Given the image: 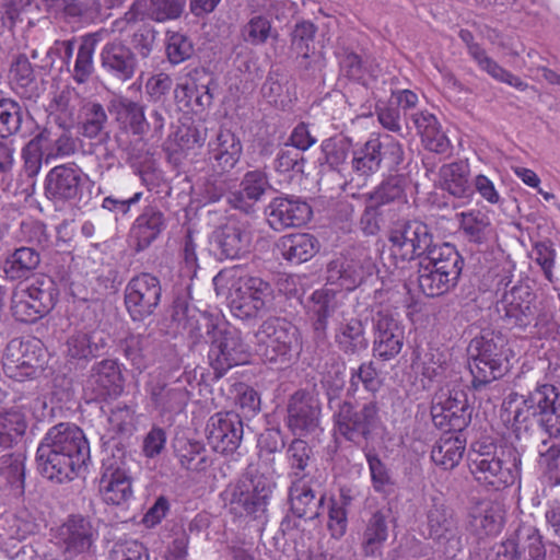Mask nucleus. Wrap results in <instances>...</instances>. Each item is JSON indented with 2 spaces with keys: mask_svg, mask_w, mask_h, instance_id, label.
Masks as SVG:
<instances>
[{
  "mask_svg": "<svg viewBox=\"0 0 560 560\" xmlns=\"http://www.w3.org/2000/svg\"><path fill=\"white\" fill-rule=\"evenodd\" d=\"M244 428L240 413L217 412L207 423V440L212 450L220 454L235 452L241 445Z\"/></svg>",
  "mask_w": 560,
  "mask_h": 560,
  "instance_id": "nucleus-23",
  "label": "nucleus"
},
{
  "mask_svg": "<svg viewBox=\"0 0 560 560\" xmlns=\"http://www.w3.org/2000/svg\"><path fill=\"white\" fill-rule=\"evenodd\" d=\"M476 456L475 463L469 464L474 479L482 487L502 490L515 483L521 477V454L515 448L501 451L500 456L490 459Z\"/></svg>",
  "mask_w": 560,
  "mask_h": 560,
  "instance_id": "nucleus-15",
  "label": "nucleus"
},
{
  "mask_svg": "<svg viewBox=\"0 0 560 560\" xmlns=\"http://www.w3.org/2000/svg\"><path fill=\"white\" fill-rule=\"evenodd\" d=\"M375 271L373 259L364 252L354 258H337L327 266V281L351 291Z\"/></svg>",
  "mask_w": 560,
  "mask_h": 560,
  "instance_id": "nucleus-28",
  "label": "nucleus"
},
{
  "mask_svg": "<svg viewBox=\"0 0 560 560\" xmlns=\"http://www.w3.org/2000/svg\"><path fill=\"white\" fill-rule=\"evenodd\" d=\"M425 264L432 268H439L443 272L445 280H451L457 284L464 267V258L450 243L434 244L430 250L422 257Z\"/></svg>",
  "mask_w": 560,
  "mask_h": 560,
  "instance_id": "nucleus-39",
  "label": "nucleus"
},
{
  "mask_svg": "<svg viewBox=\"0 0 560 560\" xmlns=\"http://www.w3.org/2000/svg\"><path fill=\"white\" fill-rule=\"evenodd\" d=\"M459 218V228L465 237L475 244H481L486 241V231L490 225L487 214L480 210H469L457 214Z\"/></svg>",
  "mask_w": 560,
  "mask_h": 560,
  "instance_id": "nucleus-60",
  "label": "nucleus"
},
{
  "mask_svg": "<svg viewBox=\"0 0 560 560\" xmlns=\"http://www.w3.org/2000/svg\"><path fill=\"white\" fill-rule=\"evenodd\" d=\"M360 383L365 390L373 394L381 388L382 382L372 361L363 362L357 370H352L347 390L348 395L354 396Z\"/></svg>",
  "mask_w": 560,
  "mask_h": 560,
  "instance_id": "nucleus-64",
  "label": "nucleus"
},
{
  "mask_svg": "<svg viewBox=\"0 0 560 560\" xmlns=\"http://www.w3.org/2000/svg\"><path fill=\"white\" fill-rule=\"evenodd\" d=\"M289 480L316 478L310 471L315 462L313 448L307 442L294 439L285 450Z\"/></svg>",
  "mask_w": 560,
  "mask_h": 560,
  "instance_id": "nucleus-47",
  "label": "nucleus"
},
{
  "mask_svg": "<svg viewBox=\"0 0 560 560\" xmlns=\"http://www.w3.org/2000/svg\"><path fill=\"white\" fill-rule=\"evenodd\" d=\"M191 86L187 90L195 96L196 104L201 108H208L213 103V92L218 88L213 73L205 68L195 69L190 72Z\"/></svg>",
  "mask_w": 560,
  "mask_h": 560,
  "instance_id": "nucleus-54",
  "label": "nucleus"
},
{
  "mask_svg": "<svg viewBox=\"0 0 560 560\" xmlns=\"http://www.w3.org/2000/svg\"><path fill=\"white\" fill-rule=\"evenodd\" d=\"M145 106L127 96H118L110 102L109 112L114 115L120 129L133 136L142 138L151 133V137L160 138L166 121L167 110L154 107L149 118L145 117Z\"/></svg>",
  "mask_w": 560,
  "mask_h": 560,
  "instance_id": "nucleus-12",
  "label": "nucleus"
},
{
  "mask_svg": "<svg viewBox=\"0 0 560 560\" xmlns=\"http://www.w3.org/2000/svg\"><path fill=\"white\" fill-rule=\"evenodd\" d=\"M40 253L34 246H21L10 252L3 260L2 272L8 281L25 282L40 264Z\"/></svg>",
  "mask_w": 560,
  "mask_h": 560,
  "instance_id": "nucleus-38",
  "label": "nucleus"
},
{
  "mask_svg": "<svg viewBox=\"0 0 560 560\" xmlns=\"http://www.w3.org/2000/svg\"><path fill=\"white\" fill-rule=\"evenodd\" d=\"M145 390L151 405L161 415L182 411L189 399V393L184 386L167 384L161 380L148 382Z\"/></svg>",
  "mask_w": 560,
  "mask_h": 560,
  "instance_id": "nucleus-35",
  "label": "nucleus"
},
{
  "mask_svg": "<svg viewBox=\"0 0 560 560\" xmlns=\"http://www.w3.org/2000/svg\"><path fill=\"white\" fill-rule=\"evenodd\" d=\"M439 268H432L423 259L418 262V285L421 292L430 298L443 295L453 290L457 284L445 280L443 272Z\"/></svg>",
  "mask_w": 560,
  "mask_h": 560,
  "instance_id": "nucleus-53",
  "label": "nucleus"
},
{
  "mask_svg": "<svg viewBox=\"0 0 560 560\" xmlns=\"http://www.w3.org/2000/svg\"><path fill=\"white\" fill-rule=\"evenodd\" d=\"M110 452L102 459L100 493L105 503L122 505L133 497L132 477L125 450L113 443Z\"/></svg>",
  "mask_w": 560,
  "mask_h": 560,
  "instance_id": "nucleus-13",
  "label": "nucleus"
},
{
  "mask_svg": "<svg viewBox=\"0 0 560 560\" xmlns=\"http://www.w3.org/2000/svg\"><path fill=\"white\" fill-rule=\"evenodd\" d=\"M257 355L270 364H287L302 351L300 329L284 317L270 316L254 334Z\"/></svg>",
  "mask_w": 560,
  "mask_h": 560,
  "instance_id": "nucleus-4",
  "label": "nucleus"
},
{
  "mask_svg": "<svg viewBox=\"0 0 560 560\" xmlns=\"http://www.w3.org/2000/svg\"><path fill=\"white\" fill-rule=\"evenodd\" d=\"M278 248L285 260L302 264L314 257L319 249V243L312 234L296 233L282 236Z\"/></svg>",
  "mask_w": 560,
  "mask_h": 560,
  "instance_id": "nucleus-44",
  "label": "nucleus"
},
{
  "mask_svg": "<svg viewBox=\"0 0 560 560\" xmlns=\"http://www.w3.org/2000/svg\"><path fill=\"white\" fill-rule=\"evenodd\" d=\"M427 538L448 557H454L463 547L459 521L452 508L438 497L431 499L425 512Z\"/></svg>",
  "mask_w": 560,
  "mask_h": 560,
  "instance_id": "nucleus-14",
  "label": "nucleus"
},
{
  "mask_svg": "<svg viewBox=\"0 0 560 560\" xmlns=\"http://www.w3.org/2000/svg\"><path fill=\"white\" fill-rule=\"evenodd\" d=\"M158 34V31L150 22L141 21L139 25H133L130 34L127 35L125 40L127 48L143 66H147L148 59L156 47Z\"/></svg>",
  "mask_w": 560,
  "mask_h": 560,
  "instance_id": "nucleus-51",
  "label": "nucleus"
},
{
  "mask_svg": "<svg viewBox=\"0 0 560 560\" xmlns=\"http://www.w3.org/2000/svg\"><path fill=\"white\" fill-rule=\"evenodd\" d=\"M466 438L463 433L445 432L431 450L432 462L444 470L454 469L463 458Z\"/></svg>",
  "mask_w": 560,
  "mask_h": 560,
  "instance_id": "nucleus-42",
  "label": "nucleus"
},
{
  "mask_svg": "<svg viewBox=\"0 0 560 560\" xmlns=\"http://www.w3.org/2000/svg\"><path fill=\"white\" fill-rule=\"evenodd\" d=\"M173 448L180 468L186 471L203 472L212 465L206 446L199 441L179 436L174 440Z\"/></svg>",
  "mask_w": 560,
  "mask_h": 560,
  "instance_id": "nucleus-40",
  "label": "nucleus"
},
{
  "mask_svg": "<svg viewBox=\"0 0 560 560\" xmlns=\"http://www.w3.org/2000/svg\"><path fill=\"white\" fill-rule=\"evenodd\" d=\"M322 487L319 477L290 480L289 502L294 516L310 521L319 517L326 500Z\"/></svg>",
  "mask_w": 560,
  "mask_h": 560,
  "instance_id": "nucleus-26",
  "label": "nucleus"
},
{
  "mask_svg": "<svg viewBox=\"0 0 560 560\" xmlns=\"http://www.w3.org/2000/svg\"><path fill=\"white\" fill-rule=\"evenodd\" d=\"M390 510H377L365 523L362 534V549L365 556H374L388 538V517Z\"/></svg>",
  "mask_w": 560,
  "mask_h": 560,
  "instance_id": "nucleus-49",
  "label": "nucleus"
},
{
  "mask_svg": "<svg viewBox=\"0 0 560 560\" xmlns=\"http://www.w3.org/2000/svg\"><path fill=\"white\" fill-rule=\"evenodd\" d=\"M109 35L107 28H100L81 37L72 77L78 83H85L94 71L93 56L96 45Z\"/></svg>",
  "mask_w": 560,
  "mask_h": 560,
  "instance_id": "nucleus-45",
  "label": "nucleus"
},
{
  "mask_svg": "<svg viewBox=\"0 0 560 560\" xmlns=\"http://www.w3.org/2000/svg\"><path fill=\"white\" fill-rule=\"evenodd\" d=\"M44 351L37 340L12 339L3 354L5 375L18 382L34 378L43 371Z\"/></svg>",
  "mask_w": 560,
  "mask_h": 560,
  "instance_id": "nucleus-17",
  "label": "nucleus"
},
{
  "mask_svg": "<svg viewBox=\"0 0 560 560\" xmlns=\"http://www.w3.org/2000/svg\"><path fill=\"white\" fill-rule=\"evenodd\" d=\"M452 408L455 411H468L467 394L459 387L441 389L433 398L431 416L440 417L444 410L450 411Z\"/></svg>",
  "mask_w": 560,
  "mask_h": 560,
  "instance_id": "nucleus-62",
  "label": "nucleus"
},
{
  "mask_svg": "<svg viewBox=\"0 0 560 560\" xmlns=\"http://www.w3.org/2000/svg\"><path fill=\"white\" fill-rule=\"evenodd\" d=\"M110 8L101 0H70L65 5V13L89 22H103L110 16Z\"/></svg>",
  "mask_w": 560,
  "mask_h": 560,
  "instance_id": "nucleus-57",
  "label": "nucleus"
},
{
  "mask_svg": "<svg viewBox=\"0 0 560 560\" xmlns=\"http://www.w3.org/2000/svg\"><path fill=\"white\" fill-rule=\"evenodd\" d=\"M334 338L338 349L346 355H358L369 347L364 324L355 317L339 323Z\"/></svg>",
  "mask_w": 560,
  "mask_h": 560,
  "instance_id": "nucleus-43",
  "label": "nucleus"
},
{
  "mask_svg": "<svg viewBox=\"0 0 560 560\" xmlns=\"http://www.w3.org/2000/svg\"><path fill=\"white\" fill-rule=\"evenodd\" d=\"M320 408L305 392L294 393L288 405V425L294 434L313 431L319 422Z\"/></svg>",
  "mask_w": 560,
  "mask_h": 560,
  "instance_id": "nucleus-34",
  "label": "nucleus"
},
{
  "mask_svg": "<svg viewBox=\"0 0 560 560\" xmlns=\"http://www.w3.org/2000/svg\"><path fill=\"white\" fill-rule=\"evenodd\" d=\"M23 107L12 97H0V136L11 137L20 132L23 122Z\"/></svg>",
  "mask_w": 560,
  "mask_h": 560,
  "instance_id": "nucleus-59",
  "label": "nucleus"
},
{
  "mask_svg": "<svg viewBox=\"0 0 560 560\" xmlns=\"http://www.w3.org/2000/svg\"><path fill=\"white\" fill-rule=\"evenodd\" d=\"M536 295L529 287L514 285L495 303V312L506 327L526 328L536 318Z\"/></svg>",
  "mask_w": 560,
  "mask_h": 560,
  "instance_id": "nucleus-19",
  "label": "nucleus"
},
{
  "mask_svg": "<svg viewBox=\"0 0 560 560\" xmlns=\"http://www.w3.org/2000/svg\"><path fill=\"white\" fill-rule=\"evenodd\" d=\"M105 347L106 339L101 331L78 330L67 338L65 354L70 363H86L100 355Z\"/></svg>",
  "mask_w": 560,
  "mask_h": 560,
  "instance_id": "nucleus-37",
  "label": "nucleus"
},
{
  "mask_svg": "<svg viewBox=\"0 0 560 560\" xmlns=\"http://www.w3.org/2000/svg\"><path fill=\"white\" fill-rule=\"evenodd\" d=\"M560 393L555 385L538 384L534 390L523 396L522 406L515 410V424H525L532 419L550 438H560Z\"/></svg>",
  "mask_w": 560,
  "mask_h": 560,
  "instance_id": "nucleus-11",
  "label": "nucleus"
},
{
  "mask_svg": "<svg viewBox=\"0 0 560 560\" xmlns=\"http://www.w3.org/2000/svg\"><path fill=\"white\" fill-rule=\"evenodd\" d=\"M0 477L18 493L23 494L25 488V455L10 453L0 457Z\"/></svg>",
  "mask_w": 560,
  "mask_h": 560,
  "instance_id": "nucleus-56",
  "label": "nucleus"
},
{
  "mask_svg": "<svg viewBox=\"0 0 560 560\" xmlns=\"http://www.w3.org/2000/svg\"><path fill=\"white\" fill-rule=\"evenodd\" d=\"M98 536L95 522L82 514H70L55 535L65 551L74 556L92 552Z\"/></svg>",
  "mask_w": 560,
  "mask_h": 560,
  "instance_id": "nucleus-20",
  "label": "nucleus"
},
{
  "mask_svg": "<svg viewBox=\"0 0 560 560\" xmlns=\"http://www.w3.org/2000/svg\"><path fill=\"white\" fill-rule=\"evenodd\" d=\"M493 560H546V548L534 526L521 525L501 542Z\"/></svg>",
  "mask_w": 560,
  "mask_h": 560,
  "instance_id": "nucleus-24",
  "label": "nucleus"
},
{
  "mask_svg": "<svg viewBox=\"0 0 560 560\" xmlns=\"http://www.w3.org/2000/svg\"><path fill=\"white\" fill-rule=\"evenodd\" d=\"M98 58L102 71L119 82L130 81L144 67L119 37L107 40L102 46Z\"/></svg>",
  "mask_w": 560,
  "mask_h": 560,
  "instance_id": "nucleus-22",
  "label": "nucleus"
},
{
  "mask_svg": "<svg viewBox=\"0 0 560 560\" xmlns=\"http://www.w3.org/2000/svg\"><path fill=\"white\" fill-rule=\"evenodd\" d=\"M372 320L374 328V357L383 361L394 359L404 347V327L388 310L377 311Z\"/></svg>",
  "mask_w": 560,
  "mask_h": 560,
  "instance_id": "nucleus-25",
  "label": "nucleus"
},
{
  "mask_svg": "<svg viewBox=\"0 0 560 560\" xmlns=\"http://www.w3.org/2000/svg\"><path fill=\"white\" fill-rule=\"evenodd\" d=\"M164 229V214L155 207H145L131 225L129 244L140 253L147 249Z\"/></svg>",
  "mask_w": 560,
  "mask_h": 560,
  "instance_id": "nucleus-33",
  "label": "nucleus"
},
{
  "mask_svg": "<svg viewBox=\"0 0 560 560\" xmlns=\"http://www.w3.org/2000/svg\"><path fill=\"white\" fill-rule=\"evenodd\" d=\"M547 443V440H544L538 450L541 470L540 482L542 485L541 495L545 498L549 497L550 492L560 486V443L546 447Z\"/></svg>",
  "mask_w": 560,
  "mask_h": 560,
  "instance_id": "nucleus-46",
  "label": "nucleus"
},
{
  "mask_svg": "<svg viewBox=\"0 0 560 560\" xmlns=\"http://www.w3.org/2000/svg\"><path fill=\"white\" fill-rule=\"evenodd\" d=\"M317 27L308 21L296 23L291 32L290 50L295 55L298 65L304 70L312 69L313 42Z\"/></svg>",
  "mask_w": 560,
  "mask_h": 560,
  "instance_id": "nucleus-50",
  "label": "nucleus"
},
{
  "mask_svg": "<svg viewBox=\"0 0 560 560\" xmlns=\"http://www.w3.org/2000/svg\"><path fill=\"white\" fill-rule=\"evenodd\" d=\"M243 144L240 138L229 129H220L215 138L208 143V162L212 173L229 174L240 162Z\"/></svg>",
  "mask_w": 560,
  "mask_h": 560,
  "instance_id": "nucleus-31",
  "label": "nucleus"
},
{
  "mask_svg": "<svg viewBox=\"0 0 560 560\" xmlns=\"http://www.w3.org/2000/svg\"><path fill=\"white\" fill-rule=\"evenodd\" d=\"M441 187L458 200L454 208L469 203L474 188L469 180V166L464 162L444 164L440 168Z\"/></svg>",
  "mask_w": 560,
  "mask_h": 560,
  "instance_id": "nucleus-36",
  "label": "nucleus"
},
{
  "mask_svg": "<svg viewBox=\"0 0 560 560\" xmlns=\"http://www.w3.org/2000/svg\"><path fill=\"white\" fill-rule=\"evenodd\" d=\"M121 366L115 359L93 363L83 383V389L93 400L117 398L124 390Z\"/></svg>",
  "mask_w": 560,
  "mask_h": 560,
  "instance_id": "nucleus-21",
  "label": "nucleus"
},
{
  "mask_svg": "<svg viewBox=\"0 0 560 560\" xmlns=\"http://www.w3.org/2000/svg\"><path fill=\"white\" fill-rule=\"evenodd\" d=\"M56 299L57 290L49 277L19 282L11 293V314L21 323H35L54 308Z\"/></svg>",
  "mask_w": 560,
  "mask_h": 560,
  "instance_id": "nucleus-10",
  "label": "nucleus"
},
{
  "mask_svg": "<svg viewBox=\"0 0 560 560\" xmlns=\"http://www.w3.org/2000/svg\"><path fill=\"white\" fill-rule=\"evenodd\" d=\"M196 310L189 304L186 294H178L174 298L172 304V318L184 327L189 328V338L191 339V347L199 345L198 334L201 332V327L195 320Z\"/></svg>",
  "mask_w": 560,
  "mask_h": 560,
  "instance_id": "nucleus-61",
  "label": "nucleus"
},
{
  "mask_svg": "<svg viewBox=\"0 0 560 560\" xmlns=\"http://www.w3.org/2000/svg\"><path fill=\"white\" fill-rule=\"evenodd\" d=\"M229 272L233 278L230 310L235 317L249 320L268 311L275 299L270 282L258 276L243 275L240 267H233Z\"/></svg>",
  "mask_w": 560,
  "mask_h": 560,
  "instance_id": "nucleus-8",
  "label": "nucleus"
},
{
  "mask_svg": "<svg viewBox=\"0 0 560 560\" xmlns=\"http://www.w3.org/2000/svg\"><path fill=\"white\" fill-rule=\"evenodd\" d=\"M467 353L475 389L478 390L504 375L508 363L506 339L501 332L481 330L470 340Z\"/></svg>",
  "mask_w": 560,
  "mask_h": 560,
  "instance_id": "nucleus-5",
  "label": "nucleus"
},
{
  "mask_svg": "<svg viewBox=\"0 0 560 560\" xmlns=\"http://www.w3.org/2000/svg\"><path fill=\"white\" fill-rule=\"evenodd\" d=\"M320 148L327 165L331 170L340 171L352 153V140L343 135H337L325 139Z\"/></svg>",
  "mask_w": 560,
  "mask_h": 560,
  "instance_id": "nucleus-58",
  "label": "nucleus"
},
{
  "mask_svg": "<svg viewBox=\"0 0 560 560\" xmlns=\"http://www.w3.org/2000/svg\"><path fill=\"white\" fill-rule=\"evenodd\" d=\"M272 189L265 171H247L241 179L240 189L228 195V203L245 214H250L256 211V205Z\"/></svg>",
  "mask_w": 560,
  "mask_h": 560,
  "instance_id": "nucleus-29",
  "label": "nucleus"
},
{
  "mask_svg": "<svg viewBox=\"0 0 560 560\" xmlns=\"http://www.w3.org/2000/svg\"><path fill=\"white\" fill-rule=\"evenodd\" d=\"M90 459V444L83 430L70 422L51 427L36 451L39 474L57 483L83 475Z\"/></svg>",
  "mask_w": 560,
  "mask_h": 560,
  "instance_id": "nucleus-1",
  "label": "nucleus"
},
{
  "mask_svg": "<svg viewBox=\"0 0 560 560\" xmlns=\"http://www.w3.org/2000/svg\"><path fill=\"white\" fill-rule=\"evenodd\" d=\"M211 244L220 260L236 259L249 252L252 233L246 223L230 219L212 232Z\"/></svg>",
  "mask_w": 560,
  "mask_h": 560,
  "instance_id": "nucleus-27",
  "label": "nucleus"
},
{
  "mask_svg": "<svg viewBox=\"0 0 560 560\" xmlns=\"http://www.w3.org/2000/svg\"><path fill=\"white\" fill-rule=\"evenodd\" d=\"M49 136L50 132L47 129H44L33 137L22 149V173L30 182L27 188L24 189L27 196L35 192V177L39 174L43 162L46 163V151L44 149V144L49 141Z\"/></svg>",
  "mask_w": 560,
  "mask_h": 560,
  "instance_id": "nucleus-41",
  "label": "nucleus"
},
{
  "mask_svg": "<svg viewBox=\"0 0 560 560\" xmlns=\"http://www.w3.org/2000/svg\"><path fill=\"white\" fill-rule=\"evenodd\" d=\"M275 487L271 477L261 471L258 465L250 464L242 479L222 492V499L232 514L262 520L266 517Z\"/></svg>",
  "mask_w": 560,
  "mask_h": 560,
  "instance_id": "nucleus-2",
  "label": "nucleus"
},
{
  "mask_svg": "<svg viewBox=\"0 0 560 560\" xmlns=\"http://www.w3.org/2000/svg\"><path fill=\"white\" fill-rule=\"evenodd\" d=\"M265 213L269 226L275 231L305 224L312 215L307 202L294 197H277L267 206Z\"/></svg>",
  "mask_w": 560,
  "mask_h": 560,
  "instance_id": "nucleus-30",
  "label": "nucleus"
},
{
  "mask_svg": "<svg viewBox=\"0 0 560 560\" xmlns=\"http://www.w3.org/2000/svg\"><path fill=\"white\" fill-rule=\"evenodd\" d=\"M338 307L337 294L330 289H320L312 293L307 305V315L312 329V339L317 348L328 343V318Z\"/></svg>",
  "mask_w": 560,
  "mask_h": 560,
  "instance_id": "nucleus-32",
  "label": "nucleus"
},
{
  "mask_svg": "<svg viewBox=\"0 0 560 560\" xmlns=\"http://www.w3.org/2000/svg\"><path fill=\"white\" fill-rule=\"evenodd\" d=\"M395 173L396 174L389 175L384 179L370 195V202L374 206L381 207L405 199L407 177L404 174H398V172Z\"/></svg>",
  "mask_w": 560,
  "mask_h": 560,
  "instance_id": "nucleus-55",
  "label": "nucleus"
},
{
  "mask_svg": "<svg viewBox=\"0 0 560 560\" xmlns=\"http://www.w3.org/2000/svg\"><path fill=\"white\" fill-rule=\"evenodd\" d=\"M243 39L254 46L264 45L268 38L278 39L279 33L271 27L270 21L262 15L253 16L241 31Z\"/></svg>",
  "mask_w": 560,
  "mask_h": 560,
  "instance_id": "nucleus-63",
  "label": "nucleus"
},
{
  "mask_svg": "<svg viewBox=\"0 0 560 560\" xmlns=\"http://www.w3.org/2000/svg\"><path fill=\"white\" fill-rule=\"evenodd\" d=\"M329 407L335 432L358 446L369 441L381 423L380 405L374 399L357 408L350 400L330 398Z\"/></svg>",
  "mask_w": 560,
  "mask_h": 560,
  "instance_id": "nucleus-9",
  "label": "nucleus"
},
{
  "mask_svg": "<svg viewBox=\"0 0 560 560\" xmlns=\"http://www.w3.org/2000/svg\"><path fill=\"white\" fill-rule=\"evenodd\" d=\"M203 330L198 334L199 343L202 339L209 343L208 362L217 378L225 375L232 368L248 362L249 346L240 329L207 319Z\"/></svg>",
  "mask_w": 560,
  "mask_h": 560,
  "instance_id": "nucleus-3",
  "label": "nucleus"
},
{
  "mask_svg": "<svg viewBox=\"0 0 560 560\" xmlns=\"http://www.w3.org/2000/svg\"><path fill=\"white\" fill-rule=\"evenodd\" d=\"M95 183L75 163L56 165L44 179V195L55 206L85 207L93 196Z\"/></svg>",
  "mask_w": 560,
  "mask_h": 560,
  "instance_id": "nucleus-6",
  "label": "nucleus"
},
{
  "mask_svg": "<svg viewBox=\"0 0 560 560\" xmlns=\"http://www.w3.org/2000/svg\"><path fill=\"white\" fill-rule=\"evenodd\" d=\"M120 349L130 365L142 373L154 362L153 342L145 335H129L120 342Z\"/></svg>",
  "mask_w": 560,
  "mask_h": 560,
  "instance_id": "nucleus-48",
  "label": "nucleus"
},
{
  "mask_svg": "<svg viewBox=\"0 0 560 560\" xmlns=\"http://www.w3.org/2000/svg\"><path fill=\"white\" fill-rule=\"evenodd\" d=\"M162 287L160 279L142 272L132 277L125 288V305L135 322H142L154 313L160 304Z\"/></svg>",
  "mask_w": 560,
  "mask_h": 560,
  "instance_id": "nucleus-18",
  "label": "nucleus"
},
{
  "mask_svg": "<svg viewBox=\"0 0 560 560\" xmlns=\"http://www.w3.org/2000/svg\"><path fill=\"white\" fill-rule=\"evenodd\" d=\"M27 420L22 407L14 406L0 412V447L10 448L25 434Z\"/></svg>",
  "mask_w": 560,
  "mask_h": 560,
  "instance_id": "nucleus-52",
  "label": "nucleus"
},
{
  "mask_svg": "<svg viewBox=\"0 0 560 560\" xmlns=\"http://www.w3.org/2000/svg\"><path fill=\"white\" fill-rule=\"evenodd\" d=\"M392 252L402 260L422 259L435 243L429 225L420 220H399L389 230Z\"/></svg>",
  "mask_w": 560,
  "mask_h": 560,
  "instance_id": "nucleus-16",
  "label": "nucleus"
},
{
  "mask_svg": "<svg viewBox=\"0 0 560 560\" xmlns=\"http://www.w3.org/2000/svg\"><path fill=\"white\" fill-rule=\"evenodd\" d=\"M405 161L404 145L390 136H372L352 150L351 172L364 183L384 165L388 172H399Z\"/></svg>",
  "mask_w": 560,
  "mask_h": 560,
  "instance_id": "nucleus-7",
  "label": "nucleus"
}]
</instances>
